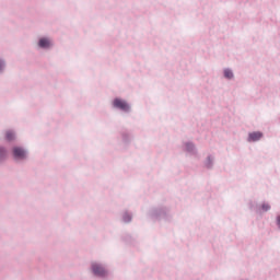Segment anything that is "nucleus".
Listing matches in <instances>:
<instances>
[{"label": "nucleus", "mask_w": 280, "mask_h": 280, "mask_svg": "<svg viewBox=\"0 0 280 280\" xmlns=\"http://www.w3.org/2000/svg\"><path fill=\"white\" fill-rule=\"evenodd\" d=\"M5 139H7V141H12L14 139V132L7 131L5 132Z\"/></svg>", "instance_id": "obj_6"}, {"label": "nucleus", "mask_w": 280, "mask_h": 280, "mask_svg": "<svg viewBox=\"0 0 280 280\" xmlns=\"http://www.w3.org/2000/svg\"><path fill=\"white\" fill-rule=\"evenodd\" d=\"M224 77L228 78V80H231V78H233V71L225 69Z\"/></svg>", "instance_id": "obj_7"}, {"label": "nucleus", "mask_w": 280, "mask_h": 280, "mask_svg": "<svg viewBox=\"0 0 280 280\" xmlns=\"http://www.w3.org/2000/svg\"><path fill=\"white\" fill-rule=\"evenodd\" d=\"M13 155L15 159H25V150L22 148L15 147L13 148Z\"/></svg>", "instance_id": "obj_3"}, {"label": "nucleus", "mask_w": 280, "mask_h": 280, "mask_svg": "<svg viewBox=\"0 0 280 280\" xmlns=\"http://www.w3.org/2000/svg\"><path fill=\"white\" fill-rule=\"evenodd\" d=\"M261 137H264V133H261L259 131H254V132L249 133L248 141H259V139H261Z\"/></svg>", "instance_id": "obj_4"}, {"label": "nucleus", "mask_w": 280, "mask_h": 280, "mask_svg": "<svg viewBox=\"0 0 280 280\" xmlns=\"http://www.w3.org/2000/svg\"><path fill=\"white\" fill-rule=\"evenodd\" d=\"M277 224H278V226L280 229V215L277 218Z\"/></svg>", "instance_id": "obj_10"}, {"label": "nucleus", "mask_w": 280, "mask_h": 280, "mask_svg": "<svg viewBox=\"0 0 280 280\" xmlns=\"http://www.w3.org/2000/svg\"><path fill=\"white\" fill-rule=\"evenodd\" d=\"M3 68V61H0V70Z\"/></svg>", "instance_id": "obj_11"}, {"label": "nucleus", "mask_w": 280, "mask_h": 280, "mask_svg": "<svg viewBox=\"0 0 280 280\" xmlns=\"http://www.w3.org/2000/svg\"><path fill=\"white\" fill-rule=\"evenodd\" d=\"M51 46V42L47 38L39 39V47L47 48Z\"/></svg>", "instance_id": "obj_5"}, {"label": "nucleus", "mask_w": 280, "mask_h": 280, "mask_svg": "<svg viewBox=\"0 0 280 280\" xmlns=\"http://www.w3.org/2000/svg\"><path fill=\"white\" fill-rule=\"evenodd\" d=\"M92 271L94 272V275H96V277H105L106 275V269L100 265V264H92Z\"/></svg>", "instance_id": "obj_2"}, {"label": "nucleus", "mask_w": 280, "mask_h": 280, "mask_svg": "<svg viewBox=\"0 0 280 280\" xmlns=\"http://www.w3.org/2000/svg\"><path fill=\"white\" fill-rule=\"evenodd\" d=\"M113 106L114 108H119L120 110H125V112L130 110V105H128V103H126V101L121 98H115L113 102Z\"/></svg>", "instance_id": "obj_1"}, {"label": "nucleus", "mask_w": 280, "mask_h": 280, "mask_svg": "<svg viewBox=\"0 0 280 280\" xmlns=\"http://www.w3.org/2000/svg\"><path fill=\"white\" fill-rule=\"evenodd\" d=\"M0 156H5V150L3 148H0Z\"/></svg>", "instance_id": "obj_9"}, {"label": "nucleus", "mask_w": 280, "mask_h": 280, "mask_svg": "<svg viewBox=\"0 0 280 280\" xmlns=\"http://www.w3.org/2000/svg\"><path fill=\"white\" fill-rule=\"evenodd\" d=\"M269 209H270V205H268V203L262 205V210L264 211H269Z\"/></svg>", "instance_id": "obj_8"}]
</instances>
